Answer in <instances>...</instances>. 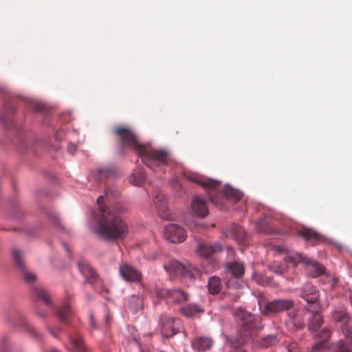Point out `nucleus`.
I'll list each match as a JSON object with an SVG mask.
<instances>
[{
    "label": "nucleus",
    "mask_w": 352,
    "mask_h": 352,
    "mask_svg": "<svg viewBox=\"0 0 352 352\" xmlns=\"http://www.w3.org/2000/svg\"><path fill=\"white\" fill-rule=\"evenodd\" d=\"M107 200V195L97 199L99 208L95 214L96 223L94 232L99 238L107 241L124 240L128 236L129 227L120 215L126 209L120 203L107 206L105 205Z\"/></svg>",
    "instance_id": "obj_1"
},
{
    "label": "nucleus",
    "mask_w": 352,
    "mask_h": 352,
    "mask_svg": "<svg viewBox=\"0 0 352 352\" xmlns=\"http://www.w3.org/2000/svg\"><path fill=\"white\" fill-rule=\"evenodd\" d=\"M113 133L122 151L125 148H132L142 158L146 166L153 171L164 172V167L169 165L170 157L167 151L153 149L149 144H141L131 128L118 125L114 127Z\"/></svg>",
    "instance_id": "obj_2"
},
{
    "label": "nucleus",
    "mask_w": 352,
    "mask_h": 352,
    "mask_svg": "<svg viewBox=\"0 0 352 352\" xmlns=\"http://www.w3.org/2000/svg\"><path fill=\"white\" fill-rule=\"evenodd\" d=\"M235 316L237 320L241 321V337L234 341L231 340V342L234 347H238L243 344L248 339L256 336L263 326L259 317L242 309L239 308L235 310Z\"/></svg>",
    "instance_id": "obj_3"
},
{
    "label": "nucleus",
    "mask_w": 352,
    "mask_h": 352,
    "mask_svg": "<svg viewBox=\"0 0 352 352\" xmlns=\"http://www.w3.org/2000/svg\"><path fill=\"white\" fill-rule=\"evenodd\" d=\"M285 262L291 263L295 267L299 262H302L306 265H309L311 270L309 271V274L313 277L318 276L324 273V268L323 266L316 261H313L310 258H307L302 254L294 253L293 254L287 255L284 258Z\"/></svg>",
    "instance_id": "obj_4"
},
{
    "label": "nucleus",
    "mask_w": 352,
    "mask_h": 352,
    "mask_svg": "<svg viewBox=\"0 0 352 352\" xmlns=\"http://www.w3.org/2000/svg\"><path fill=\"white\" fill-rule=\"evenodd\" d=\"M164 267L170 274L182 276L192 280L198 274V270L192 265H185L177 261H171L168 265H164Z\"/></svg>",
    "instance_id": "obj_5"
},
{
    "label": "nucleus",
    "mask_w": 352,
    "mask_h": 352,
    "mask_svg": "<svg viewBox=\"0 0 352 352\" xmlns=\"http://www.w3.org/2000/svg\"><path fill=\"white\" fill-rule=\"evenodd\" d=\"M186 177L195 183L199 184L209 190L208 196L211 202L218 204V198L219 196L220 183L217 181L210 179H205L199 175L189 174Z\"/></svg>",
    "instance_id": "obj_6"
},
{
    "label": "nucleus",
    "mask_w": 352,
    "mask_h": 352,
    "mask_svg": "<svg viewBox=\"0 0 352 352\" xmlns=\"http://www.w3.org/2000/svg\"><path fill=\"white\" fill-rule=\"evenodd\" d=\"M294 307V302L291 299H277L266 302L261 309L265 316L277 314L283 311H287Z\"/></svg>",
    "instance_id": "obj_7"
},
{
    "label": "nucleus",
    "mask_w": 352,
    "mask_h": 352,
    "mask_svg": "<svg viewBox=\"0 0 352 352\" xmlns=\"http://www.w3.org/2000/svg\"><path fill=\"white\" fill-rule=\"evenodd\" d=\"M225 272L226 274H230L234 278L233 280L230 279L227 281V286L234 289L239 288V283L237 279L242 277L245 273L243 263L238 261L228 262L226 264Z\"/></svg>",
    "instance_id": "obj_8"
},
{
    "label": "nucleus",
    "mask_w": 352,
    "mask_h": 352,
    "mask_svg": "<svg viewBox=\"0 0 352 352\" xmlns=\"http://www.w3.org/2000/svg\"><path fill=\"white\" fill-rule=\"evenodd\" d=\"M301 297L307 302L306 309L308 311H320L321 307L318 302L319 294L314 286L306 285L302 289Z\"/></svg>",
    "instance_id": "obj_9"
},
{
    "label": "nucleus",
    "mask_w": 352,
    "mask_h": 352,
    "mask_svg": "<svg viewBox=\"0 0 352 352\" xmlns=\"http://www.w3.org/2000/svg\"><path fill=\"white\" fill-rule=\"evenodd\" d=\"M164 235L166 240L173 243H182L186 238V232L184 229L175 223H170L165 227Z\"/></svg>",
    "instance_id": "obj_10"
},
{
    "label": "nucleus",
    "mask_w": 352,
    "mask_h": 352,
    "mask_svg": "<svg viewBox=\"0 0 352 352\" xmlns=\"http://www.w3.org/2000/svg\"><path fill=\"white\" fill-rule=\"evenodd\" d=\"M162 334L169 338L175 335L180 327V320L168 316H164L160 319Z\"/></svg>",
    "instance_id": "obj_11"
},
{
    "label": "nucleus",
    "mask_w": 352,
    "mask_h": 352,
    "mask_svg": "<svg viewBox=\"0 0 352 352\" xmlns=\"http://www.w3.org/2000/svg\"><path fill=\"white\" fill-rule=\"evenodd\" d=\"M12 257L16 266L21 270L23 278L28 283H33L36 280V276L32 272L25 268L23 254L19 249L12 250Z\"/></svg>",
    "instance_id": "obj_12"
},
{
    "label": "nucleus",
    "mask_w": 352,
    "mask_h": 352,
    "mask_svg": "<svg viewBox=\"0 0 352 352\" xmlns=\"http://www.w3.org/2000/svg\"><path fill=\"white\" fill-rule=\"evenodd\" d=\"M119 272L123 279L126 281L140 282L142 278L141 273L136 268L126 263L120 265Z\"/></svg>",
    "instance_id": "obj_13"
},
{
    "label": "nucleus",
    "mask_w": 352,
    "mask_h": 352,
    "mask_svg": "<svg viewBox=\"0 0 352 352\" xmlns=\"http://www.w3.org/2000/svg\"><path fill=\"white\" fill-rule=\"evenodd\" d=\"M298 235L302 236L306 241L315 245L324 243L325 238L312 228L303 227L298 231Z\"/></svg>",
    "instance_id": "obj_14"
},
{
    "label": "nucleus",
    "mask_w": 352,
    "mask_h": 352,
    "mask_svg": "<svg viewBox=\"0 0 352 352\" xmlns=\"http://www.w3.org/2000/svg\"><path fill=\"white\" fill-rule=\"evenodd\" d=\"M153 202L159 216L163 219H169L170 213L166 205L164 195L161 192H157L153 197Z\"/></svg>",
    "instance_id": "obj_15"
},
{
    "label": "nucleus",
    "mask_w": 352,
    "mask_h": 352,
    "mask_svg": "<svg viewBox=\"0 0 352 352\" xmlns=\"http://www.w3.org/2000/svg\"><path fill=\"white\" fill-rule=\"evenodd\" d=\"M221 245L217 243L212 244L199 243L197 247V253L199 256L206 258L212 256L215 253L221 251Z\"/></svg>",
    "instance_id": "obj_16"
},
{
    "label": "nucleus",
    "mask_w": 352,
    "mask_h": 352,
    "mask_svg": "<svg viewBox=\"0 0 352 352\" xmlns=\"http://www.w3.org/2000/svg\"><path fill=\"white\" fill-rule=\"evenodd\" d=\"M213 345L212 340L209 337L197 336L191 340L192 349L199 352L210 350Z\"/></svg>",
    "instance_id": "obj_17"
},
{
    "label": "nucleus",
    "mask_w": 352,
    "mask_h": 352,
    "mask_svg": "<svg viewBox=\"0 0 352 352\" xmlns=\"http://www.w3.org/2000/svg\"><path fill=\"white\" fill-rule=\"evenodd\" d=\"M289 322L292 324L294 328L297 330L302 329L305 326L304 314L295 310L287 314Z\"/></svg>",
    "instance_id": "obj_18"
},
{
    "label": "nucleus",
    "mask_w": 352,
    "mask_h": 352,
    "mask_svg": "<svg viewBox=\"0 0 352 352\" xmlns=\"http://www.w3.org/2000/svg\"><path fill=\"white\" fill-rule=\"evenodd\" d=\"M192 212L198 217H205L208 214V208L204 199L195 197L191 202Z\"/></svg>",
    "instance_id": "obj_19"
},
{
    "label": "nucleus",
    "mask_w": 352,
    "mask_h": 352,
    "mask_svg": "<svg viewBox=\"0 0 352 352\" xmlns=\"http://www.w3.org/2000/svg\"><path fill=\"white\" fill-rule=\"evenodd\" d=\"M78 268L89 283L92 284L96 280L97 274L88 263L83 261L80 262L78 263Z\"/></svg>",
    "instance_id": "obj_20"
},
{
    "label": "nucleus",
    "mask_w": 352,
    "mask_h": 352,
    "mask_svg": "<svg viewBox=\"0 0 352 352\" xmlns=\"http://www.w3.org/2000/svg\"><path fill=\"white\" fill-rule=\"evenodd\" d=\"M318 337L321 340L312 346L311 352H317L325 347V342H327L331 337L330 329L327 327L323 328L318 334Z\"/></svg>",
    "instance_id": "obj_21"
},
{
    "label": "nucleus",
    "mask_w": 352,
    "mask_h": 352,
    "mask_svg": "<svg viewBox=\"0 0 352 352\" xmlns=\"http://www.w3.org/2000/svg\"><path fill=\"white\" fill-rule=\"evenodd\" d=\"M72 347L70 351L72 352H85L86 351V346L84 343V340L80 335L79 334H74L70 336L69 337Z\"/></svg>",
    "instance_id": "obj_22"
},
{
    "label": "nucleus",
    "mask_w": 352,
    "mask_h": 352,
    "mask_svg": "<svg viewBox=\"0 0 352 352\" xmlns=\"http://www.w3.org/2000/svg\"><path fill=\"white\" fill-rule=\"evenodd\" d=\"M204 309L196 303L188 304L181 309L182 313L186 317L197 316L204 312Z\"/></svg>",
    "instance_id": "obj_23"
},
{
    "label": "nucleus",
    "mask_w": 352,
    "mask_h": 352,
    "mask_svg": "<svg viewBox=\"0 0 352 352\" xmlns=\"http://www.w3.org/2000/svg\"><path fill=\"white\" fill-rule=\"evenodd\" d=\"M144 297L142 295H132L129 300V309L134 314L143 309Z\"/></svg>",
    "instance_id": "obj_24"
},
{
    "label": "nucleus",
    "mask_w": 352,
    "mask_h": 352,
    "mask_svg": "<svg viewBox=\"0 0 352 352\" xmlns=\"http://www.w3.org/2000/svg\"><path fill=\"white\" fill-rule=\"evenodd\" d=\"M146 179L144 169L137 168L129 177V182L135 186H141Z\"/></svg>",
    "instance_id": "obj_25"
},
{
    "label": "nucleus",
    "mask_w": 352,
    "mask_h": 352,
    "mask_svg": "<svg viewBox=\"0 0 352 352\" xmlns=\"http://www.w3.org/2000/svg\"><path fill=\"white\" fill-rule=\"evenodd\" d=\"M230 234L239 243H246V232L243 227L238 225H233L230 229Z\"/></svg>",
    "instance_id": "obj_26"
},
{
    "label": "nucleus",
    "mask_w": 352,
    "mask_h": 352,
    "mask_svg": "<svg viewBox=\"0 0 352 352\" xmlns=\"http://www.w3.org/2000/svg\"><path fill=\"white\" fill-rule=\"evenodd\" d=\"M58 320L61 322H67L72 315V310L68 304H64L56 311Z\"/></svg>",
    "instance_id": "obj_27"
},
{
    "label": "nucleus",
    "mask_w": 352,
    "mask_h": 352,
    "mask_svg": "<svg viewBox=\"0 0 352 352\" xmlns=\"http://www.w3.org/2000/svg\"><path fill=\"white\" fill-rule=\"evenodd\" d=\"M223 193L225 196L234 204L239 201L243 196L240 191L232 188L230 186H225Z\"/></svg>",
    "instance_id": "obj_28"
},
{
    "label": "nucleus",
    "mask_w": 352,
    "mask_h": 352,
    "mask_svg": "<svg viewBox=\"0 0 352 352\" xmlns=\"http://www.w3.org/2000/svg\"><path fill=\"white\" fill-rule=\"evenodd\" d=\"M313 316L311 321L308 323V329L311 331L318 329L323 323L322 317L319 314L320 311H310Z\"/></svg>",
    "instance_id": "obj_29"
},
{
    "label": "nucleus",
    "mask_w": 352,
    "mask_h": 352,
    "mask_svg": "<svg viewBox=\"0 0 352 352\" xmlns=\"http://www.w3.org/2000/svg\"><path fill=\"white\" fill-rule=\"evenodd\" d=\"M208 291L212 294H217L221 288V279L218 276L210 277L208 283Z\"/></svg>",
    "instance_id": "obj_30"
},
{
    "label": "nucleus",
    "mask_w": 352,
    "mask_h": 352,
    "mask_svg": "<svg viewBox=\"0 0 352 352\" xmlns=\"http://www.w3.org/2000/svg\"><path fill=\"white\" fill-rule=\"evenodd\" d=\"M169 298L175 302H181L188 299V294L180 289L170 290Z\"/></svg>",
    "instance_id": "obj_31"
},
{
    "label": "nucleus",
    "mask_w": 352,
    "mask_h": 352,
    "mask_svg": "<svg viewBox=\"0 0 352 352\" xmlns=\"http://www.w3.org/2000/svg\"><path fill=\"white\" fill-rule=\"evenodd\" d=\"M34 293L38 298L42 300L46 305H51L50 297L45 290L42 288H35L34 289Z\"/></svg>",
    "instance_id": "obj_32"
},
{
    "label": "nucleus",
    "mask_w": 352,
    "mask_h": 352,
    "mask_svg": "<svg viewBox=\"0 0 352 352\" xmlns=\"http://www.w3.org/2000/svg\"><path fill=\"white\" fill-rule=\"evenodd\" d=\"M19 324L26 331L30 332L32 336L35 337H39V333L28 323L27 320L23 317L19 318Z\"/></svg>",
    "instance_id": "obj_33"
},
{
    "label": "nucleus",
    "mask_w": 352,
    "mask_h": 352,
    "mask_svg": "<svg viewBox=\"0 0 352 352\" xmlns=\"http://www.w3.org/2000/svg\"><path fill=\"white\" fill-rule=\"evenodd\" d=\"M278 339L276 335H269L263 338L261 342L263 347H269L277 343Z\"/></svg>",
    "instance_id": "obj_34"
},
{
    "label": "nucleus",
    "mask_w": 352,
    "mask_h": 352,
    "mask_svg": "<svg viewBox=\"0 0 352 352\" xmlns=\"http://www.w3.org/2000/svg\"><path fill=\"white\" fill-rule=\"evenodd\" d=\"M268 269L271 272H274L275 274L282 275L286 272L287 267L284 265L272 263L268 265Z\"/></svg>",
    "instance_id": "obj_35"
},
{
    "label": "nucleus",
    "mask_w": 352,
    "mask_h": 352,
    "mask_svg": "<svg viewBox=\"0 0 352 352\" xmlns=\"http://www.w3.org/2000/svg\"><path fill=\"white\" fill-rule=\"evenodd\" d=\"M170 291L167 289L157 287L155 289V293L158 298L164 299L170 297Z\"/></svg>",
    "instance_id": "obj_36"
},
{
    "label": "nucleus",
    "mask_w": 352,
    "mask_h": 352,
    "mask_svg": "<svg viewBox=\"0 0 352 352\" xmlns=\"http://www.w3.org/2000/svg\"><path fill=\"white\" fill-rule=\"evenodd\" d=\"M113 174V170L109 168H103L98 170V176L99 180H102L107 178Z\"/></svg>",
    "instance_id": "obj_37"
},
{
    "label": "nucleus",
    "mask_w": 352,
    "mask_h": 352,
    "mask_svg": "<svg viewBox=\"0 0 352 352\" xmlns=\"http://www.w3.org/2000/svg\"><path fill=\"white\" fill-rule=\"evenodd\" d=\"M337 345L338 348L336 352H352L351 344L344 342L343 341H339Z\"/></svg>",
    "instance_id": "obj_38"
},
{
    "label": "nucleus",
    "mask_w": 352,
    "mask_h": 352,
    "mask_svg": "<svg viewBox=\"0 0 352 352\" xmlns=\"http://www.w3.org/2000/svg\"><path fill=\"white\" fill-rule=\"evenodd\" d=\"M1 348L3 352H8L10 346V339L7 336H3L1 340Z\"/></svg>",
    "instance_id": "obj_39"
},
{
    "label": "nucleus",
    "mask_w": 352,
    "mask_h": 352,
    "mask_svg": "<svg viewBox=\"0 0 352 352\" xmlns=\"http://www.w3.org/2000/svg\"><path fill=\"white\" fill-rule=\"evenodd\" d=\"M333 318L336 321L344 320L346 315L342 311H336L332 316Z\"/></svg>",
    "instance_id": "obj_40"
},
{
    "label": "nucleus",
    "mask_w": 352,
    "mask_h": 352,
    "mask_svg": "<svg viewBox=\"0 0 352 352\" xmlns=\"http://www.w3.org/2000/svg\"><path fill=\"white\" fill-rule=\"evenodd\" d=\"M288 352H300L298 344L296 342H291L287 346Z\"/></svg>",
    "instance_id": "obj_41"
},
{
    "label": "nucleus",
    "mask_w": 352,
    "mask_h": 352,
    "mask_svg": "<svg viewBox=\"0 0 352 352\" xmlns=\"http://www.w3.org/2000/svg\"><path fill=\"white\" fill-rule=\"evenodd\" d=\"M47 328L49 332L50 333V334L52 336H53L54 338H57L56 332L61 331V329L60 327L52 328V327H51L47 325Z\"/></svg>",
    "instance_id": "obj_42"
},
{
    "label": "nucleus",
    "mask_w": 352,
    "mask_h": 352,
    "mask_svg": "<svg viewBox=\"0 0 352 352\" xmlns=\"http://www.w3.org/2000/svg\"><path fill=\"white\" fill-rule=\"evenodd\" d=\"M170 185L175 189V191H179L182 188L179 182L175 179L171 180Z\"/></svg>",
    "instance_id": "obj_43"
},
{
    "label": "nucleus",
    "mask_w": 352,
    "mask_h": 352,
    "mask_svg": "<svg viewBox=\"0 0 352 352\" xmlns=\"http://www.w3.org/2000/svg\"><path fill=\"white\" fill-rule=\"evenodd\" d=\"M273 250L276 251V252L279 253H285L287 252L288 250L284 247L280 246V245H274L273 248Z\"/></svg>",
    "instance_id": "obj_44"
},
{
    "label": "nucleus",
    "mask_w": 352,
    "mask_h": 352,
    "mask_svg": "<svg viewBox=\"0 0 352 352\" xmlns=\"http://www.w3.org/2000/svg\"><path fill=\"white\" fill-rule=\"evenodd\" d=\"M32 109L34 111L37 112H41L43 111V107L41 104L38 103H33L32 104Z\"/></svg>",
    "instance_id": "obj_45"
},
{
    "label": "nucleus",
    "mask_w": 352,
    "mask_h": 352,
    "mask_svg": "<svg viewBox=\"0 0 352 352\" xmlns=\"http://www.w3.org/2000/svg\"><path fill=\"white\" fill-rule=\"evenodd\" d=\"M76 146L74 144H69L67 146V151L69 153L74 154L76 152Z\"/></svg>",
    "instance_id": "obj_46"
},
{
    "label": "nucleus",
    "mask_w": 352,
    "mask_h": 352,
    "mask_svg": "<svg viewBox=\"0 0 352 352\" xmlns=\"http://www.w3.org/2000/svg\"><path fill=\"white\" fill-rule=\"evenodd\" d=\"M89 322L93 329L96 328V321H95L94 315L92 314H90V315H89Z\"/></svg>",
    "instance_id": "obj_47"
},
{
    "label": "nucleus",
    "mask_w": 352,
    "mask_h": 352,
    "mask_svg": "<svg viewBox=\"0 0 352 352\" xmlns=\"http://www.w3.org/2000/svg\"><path fill=\"white\" fill-rule=\"evenodd\" d=\"M49 217L54 219L56 223H59L58 216L55 214L54 212H50L49 213Z\"/></svg>",
    "instance_id": "obj_48"
},
{
    "label": "nucleus",
    "mask_w": 352,
    "mask_h": 352,
    "mask_svg": "<svg viewBox=\"0 0 352 352\" xmlns=\"http://www.w3.org/2000/svg\"><path fill=\"white\" fill-rule=\"evenodd\" d=\"M271 282H272V278L270 277H266L265 278V280L260 282V283L262 285H268V284H270Z\"/></svg>",
    "instance_id": "obj_49"
},
{
    "label": "nucleus",
    "mask_w": 352,
    "mask_h": 352,
    "mask_svg": "<svg viewBox=\"0 0 352 352\" xmlns=\"http://www.w3.org/2000/svg\"><path fill=\"white\" fill-rule=\"evenodd\" d=\"M36 314L41 318H44L45 316V313H43V311H38V310L36 311Z\"/></svg>",
    "instance_id": "obj_50"
},
{
    "label": "nucleus",
    "mask_w": 352,
    "mask_h": 352,
    "mask_svg": "<svg viewBox=\"0 0 352 352\" xmlns=\"http://www.w3.org/2000/svg\"><path fill=\"white\" fill-rule=\"evenodd\" d=\"M48 352H60L57 349L52 348L49 350Z\"/></svg>",
    "instance_id": "obj_51"
},
{
    "label": "nucleus",
    "mask_w": 352,
    "mask_h": 352,
    "mask_svg": "<svg viewBox=\"0 0 352 352\" xmlns=\"http://www.w3.org/2000/svg\"><path fill=\"white\" fill-rule=\"evenodd\" d=\"M65 249L67 251H69V248H68L67 245H65Z\"/></svg>",
    "instance_id": "obj_52"
},
{
    "label": "nucleus",
    "mask_w": 352,
    "mask_h": 352,
    "mask_svg": "<svg viewBox=\"0 0 352 352\" xmlns=\"http://www.w3.org/2000/svg\"><path fill=\"white\" fill-rule=\"evenodd\" d=\"M260 231H261V232H266V231H265V230H260Z\"/></svg>",
    "instance_id": "obj_53"
},
{
    "label": "nucleus",
    "mask_w": 352,
    "mask_h": 352,
    "mask_svg": "<svg viewBox=\"0 0 352 352\" xmlns=\"http://www.w3.org/2000/svg\"><path fill=\"white\" fill-rule=\"evenodd\" d=\"M3 122H6V118H4V117H3Z\"/></svg>",
    "instance_id": "obj_54"
}]
</instances>
